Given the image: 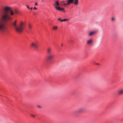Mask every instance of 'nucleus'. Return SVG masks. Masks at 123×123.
<instances>
[{
  "label": "nucleus",
  "instance_id": "19",
  "mask_svg": "<svg viewBox=\"0 0 123 123\" xmlns=\"http://www.w3.org/2000/svg\"><path fill=\"white\" fill-rule=\"evenodd\" d=\"M31 115L32 117H35V115H33L32 114H31Z\"/></svg>",
  "mask_w": 123,
  "mask_h": 123
},
{
  "label": "nucleus",
  "instance_id": "11",
  "mask_svg": "<svg viewBox=\"0 0 123 123\" xmlns=\"http://www.w3.org/2000/svg\"><path fill=\"white\" fill-rule=\"evenodd\" d=\"M10 12V15H9L11 16H12L14 14V13L13 12V11L11 10H10V11H9Z\"/></svg>",
  "mask_w": 123,
  "mask_h": 123
},
{
  "label": "nucleus",
  "instance_id": "2",
  "mask_svg": "<svg viewBox=\"0 0 123 123\" xmlns=\"http://www.w3.org/2000/svg\"><path fill=\"white\" fill-rule=\"evenodd\" d=\"M17 21L15 20L14 22L11 23V24L15 28L17 32L18 33H21L22 32L24 28V23L21 22H20L19 25L17 26Z\"/></svg>",
  "mask_w": 123,
  "mask_h": 123
},
{
  "label": "nucleus",
  "instance_id": "17",
  "mask_svg": "<svg viewBox=\"0 0 123 123\" xmlns=\"http://www.w3.org/2000/svg\"><path fill=\"white\" fill-rule=\"evenodd\" d=\"M37 107L39 108H42V107L41 106L39 105H37Z\"/></svg>",
  "mask_w": 123,
  "mask_h": 123
},
{
  "label": "nucleus",
  "instance_id": "12",
  "mask_svg": "<svg viewBox=\"0 0 123 123\" xmlns=\"http://www.w3.org/2000/svg\"><path fill=\"white\" fill-rule=\"evenodd\" d=\"M54 6L55 7V6H58L59 5V2L58 1H57L55 2V4L54 5Z\"/></svg>",
  "mask_w": 123,
  "mask_h": 123
},
{
  "label": "nucleus",
  "instance_id": "5",
  "mask_svg": "<svg viewBox=\"0 0 123 123\" xmlns=\"http://www.w3.org/2000/svg\"><path fill=\"white\" fill-rule=\"evenodd\" d=\"M31 46L34 47L36 50L38 49V45L37 43H32Z\"/></svg>",
  "mask_w": 123,
  "mask_h": 123
},
{
  "label": "nucleus",
  "instance_id": "29",
  "mask_svg": "<svg viewBox=\"0 0 123 123\" xmlns=\"http://www.w3.org/2000/svg\"><path fill=\"white\" fill-rule=\"evenodd\" d=\"M97 65H98V63H97Z\"/></svg>",
  "mask_w": 123,
  "mask_h": 123
},
{
  "label": "nucleus",
  "instance_id": "26",
  "mask_svg": "<svg viewBox=\"0 0 123 123\" xmlns=\"http://www.w3.org/2000/svg\"><path fill=\"white\" fill-rule=\"evenodd\" d=\"M61 22L63 21V19L62 20V19H61Z\"/></svg>",
  "mask_w": 123,
  "mask_h": 123
},
{
  "label": "nucleus",
  "instance_id": "3",
  "mask_svg": "<svg viewBox=\"0 0 123 123\" xmlns=\"http://www.w3.org/2000/svg\"><path fill=\"white\" fill-rule=\"evenodd\" d=\"M47 53L46 58L47 60L48 61L50 62L54 59L55 56L54 54L52 52L51 48L49 47L47 49Z\"/></svg>",
  "mask_w": 123,
  "mask_h": 123
},
{
  "label": "nucleus",
  "instance_id": "20",
  "mask_svg": "<svg viewBox=\"0 0 123 123\" xmlns=\"http://www.w3.org/2000/svg\"><path fill=\"white\" fill-rule=\"evenodd\" d=\"M63 21H67L68 20V19H63Z\"/></svg>",
  "mask_w": 123,
  "mask_h": 123
},
{
  "label": "nucleus",
  "instance_id": "1",
  "mask_svg": "<svg viewBox=\"0 0 123 123\" xmlns=\"http://www.w3.org/2000/svg\"><path fill=\"white\" fill-rule=\"evenodd\" d=\"M11 9V7L5 6L2 8V12L0 13L1 19L3 22L0 21V32H5L7 31L6 24L12 19V18L9 15L8 12Z\"/></svg>",
  "mask_w": 123,
  "mask_h": 123
},
{
  "label": "nucleus",
  "instance_id": "16",
  "mask_svg": "<svg viewBox=\"0 0 123 123\" xmlns=\"http://www.w3.org/2000/svg\"><path fill=\"white\" fill-rule=\"evenodd\" d=\"M53 29L54 30H56L57 29V27L56 26H54L53 27Z\"/></svg>",
  "mask_w": 123,
  "mask_h": 123
},
{
  "label": "nucleus",
  "instance_id": "23",
  "mask_svg": "<svg viewBox=\"0 0 123 123\" xmlns=\"http://www.w3.org/2000/svg\"><path fill=\"white\" fill-rule=\"evenodd\" d=\"M27 7L29 9H30V8H29V7L28 6V5H27Z\"/></svg>",
  "mask_w": 123,
  "mask_h": 123
},
{
  "label": "nucleus",
  "instance_id": "22",
  "mask_svg": "<svg viewBox=\"0 0 123 123\" xmlns=\"http://www.w3.org/2000/svg\"><path fill=\"white\" fill-rule=\"evenodd\" d=\"M33 9H34V10H36L37 9V8L36 7H34V8Z\"/></svg>",
  "mask_w": 123,
  "mask_h": 123
},
{
  "label": "nucleus",
  "instance_id": "13",
  "mask_svg": "<svg viewBox=\"0 0 123 123\" xmlns=\"http://www.w3.org/2000/svg\"><path fill=\"white\" fill-rule=\"evenodd\" d=\"M78 0H75L74 2V4L76 5H78Z\"/></svg>",
  "mask_w": 123,
  "mask_h": 123
},
{
  "label": "nucleus",
  "instance_id": "15",
  "mask_svg": "<svg viewBox=\"0 0 123 123\" xmlns=\"http://www.w3.org/2000/svg\"><path fill=\"white\" fill-rule=\"evenodd\" d=\"M68 41V42L70 43H74L73 41L71 40H69Z\"/></svg>",
  "mask_w": 123,
  "mask_h": 123
},
{
  "label": "nucleus",
  "instance_id": "25",
  "mask_svg": "<svg viewBox=\"0 0 123 123\" xmlns=\"http://www.w3.org/2000/svg\"><path fill=\"white\" fill-rule=\"evenodd\" d=\"M112 20L113 21L114 20V18H112Z\"/></svg>",
  "mask_w": 123,
  "mask_h": 123
},
{
  "label": "nucleus",
  "instance_id": "7",
  "mask_svg": "<svg viewBox=\"0 0 123 123\" xmlns=\"http://www.w3.org/2000/svg\"><path fill=\"white\" fill-rule=\"evenodd\" d=\"M55 7L56 9L59 11H62L64 10V9L63 8H61L59 7H58L56 6H55Z\"/></svg>",
  "mask_w": 123,
  "mask_h": 123
},
{
  "label": "nucleus",
  "instance_id": "9",
  "mask_svg": "<svg viewBox=\"0 0 123 123\" xmlns=\"http://www.w3.org/2000/svg\"><path fill=\"white\" fill-rule=\"evenodd\" d=\"M95 31H93L90 32L88 34L89 36H91L93 35L96 33Z\"/></svg>",
  "mask_w": 123,
  "mask_h": 123
},
{
  "label": "nucleus",
  "instance_id": "24",
  "mask_svg": "<svg viewBox=\"0 0 123 123\" xmlns=\"http://www.w3.org/2000/svg\"><path fill=\"white\" fill-rule=\"evenodd\" d=\"M37 5V3H35V6Z\"/></svg>",
  "mask_w": 123,
  "mask_h": 123
},
{
  "label": "nucleus",
  "instance_id": "21",
  "mask_svg": "<svg viewBox=\"0 0 123 123\" xmlns=\"http://www.w3.org/2000/svg\"><path fill=\"white\" fill-rule=\"evenodd\" d=\"M61 18H59L57 20L58 21H61Z\"/></svg>",
  "mask_w": 123,
  "mask_h": 123
},
{
  "label": "nucleus",
  "instance_id": "8",
  "mask_svg": "<svg viewBox=\"0 0 123 123\" xmlns=\"http://www.w3.org/2000/svg\"><path fill=\"white\" fill-rule=\"evenodd\" d=\"M118 93L119 95H121L123 94V89H120L119 90L118 92Z\"/></svg>",
  "mask_w": 123,
  "mask_h": 123
},
{
  "label": "nucleus",
  "instance_id": "6",
  "mask_svg": "<svg viewBox=\"0 0 123 123\" xmlns=\"http://www.w3.org/2000/svg\"><path fill=\"white\" fill-rule=\"evenodd\" d=\"M74 3L73 1H71L70 0H68L67 3L66 4L65 3H64V5H69L71 3L73 4Z\"/></svg>",
  "mask_w": 123,
  "mask_h": 123
},
{
  "label": "nucleus",
  "instance_id": "28",
  "mask_svg": "<svg viewBox=\"0 0 123 123\" xmlns=\"http://www.w3.org/2000/svg\"><path fill=\"white\" fill-rule=\"evenodd\" d=\"M61 46H63V44H62L61 45Z\"/></svg>",
  "mask_w": 123,
  "mask_h": 123
},
{
  "label": "nucleus",
  "instance_id": "27",
  "mask_svg": "<svg viewBox=\"0 0 123 123\" xmlns=\"http://www.w3.org/2000/svg\"><path fill=\"white\" fill-rule=\"evenodd\" d=\"M32 8H33L32 7H31V9H32Z\"/></svg>",
  "mask_w": 123,
  "mask_h": 123
},
{
  "label": "nucleus",
  "instance_id": "18",
  "mask_svg": "<svg viewBox=\"0 0 123 123\" xmlns=\"http://www.w3.org/2000/svg\"><path fill=\"white\" fill-rule=\"evenodd\" d=\"M15 12L16 14H17L18 12V11L17 10H15Z\"/></svg>",
  "mask_w": 123,
  "mask_h": 123
},
{
  "label": "nucleus",
  "instance_id": "10",
  "mask_svg": "<svg viewBox=\"0 0 123 123\" xmlns=\"http://www.w3.org/2000/svg\"><path fill=\"white\" fill-rule=\"evenodd\" d=\"M92 42V39H90L87 41L86 43L87 44H90Z\"/></svg>",
  "mask_w": 123,
  "mask_h": 123
},
{
  "label": "nucleus",
  "instance_id": "4",
  "mask_svg": "<svg viewBox=\"0 0 123 123\" xmlns=\"http://www.w3.org/2000/svg\"><path fill=\"white\" fill-rule=\"evenodd\" d=\"M85 111V110L84 108H80L75 111L74 113L75 114V113H79L84 112Z\"/></svg>",
  "mask_w": 123,
  "mask_h": 123
},
{
  "label": "nucleus",
  "instance_id": "14",
  "mask_svg": "<svg viewBox=\"0 0 123 123\" xmlns=\"http://www.w3.org/2000/svg\"><path fill=\"white\" fill-rule=\"evenodd\" d=\"M29 31L30 32L31 31V30H32V27L31 26L30 24L29 25Z\"/></svg>",
  "mask_w": 123,
  "mask_h": 123
}]
</instances>
